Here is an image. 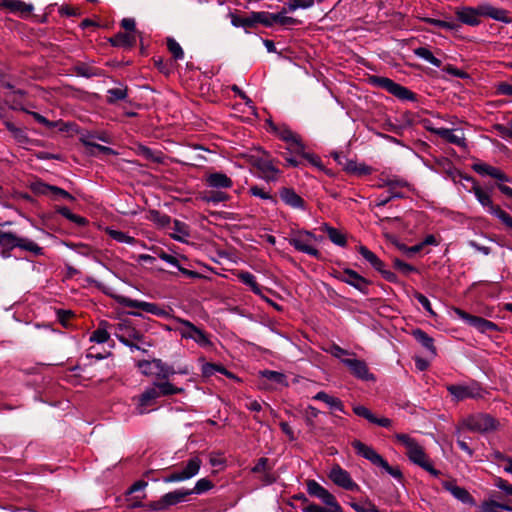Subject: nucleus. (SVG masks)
I'll return each mask as SVG.
<instances>
[{
  "instance_id": "603ef678",
  "label": "nucleus",
  "mask_w": 512,
  "mask_h": 512,
  "mask_svg": "<svg viewBox=\"0 0 512 512\" xmlns=\"http://www.w3.org/2000/svg\"><path fill=\"white\" fill-rule=\"evenodd\" d=\"M214 487V484L208 478H201L196 483L193 489H188L190 495H202L208 491H210Z\"/></svg>"
},
{
  "instance_id": "39448f33",
  "label": "nucleus",
  "mask_w": 512,
  "mask_h": 512,
  "mask_svg": "<svg viewBox=\"0 0 512 512\" xmlns=\"http://www.w3.org/2000/svg\"><path fill=\"white\" fill-rule=\"evenodd\" d=\"M174 321L181 325L177 330L182 338L193 340L202 348H208L213 345L207 333L195 326L191 321L180 317H174Z\"/></svg>"
},
{
  "instance_id": "4d7b16f0",
  "label": "nucleus",
  "mask_w": 512,
  "mask_h": 512,
  "mask_svg": "<svg viewBox=\"0 0 512 512\" xmlns=\"http://www.w3.org/2000/svg\"><path fill=\"white\" fill-rule=\"evenodd\" d=\"M167 48L175 60H182L184 58V51L174 38H167Z\"/></svg>"
},
{
  "instance_id": "338daca9",
  "label": "nucleus",
  "mask_w": 512,
  "mask_h": 512,
  "mask_svg": "<svg viewBox=\"0 0 512 512\" xmlns=\"http://www.w3.org/2000/svg\"><path fill=\"white\" fill-rule=\"evenodd\" d=\"M494 486L503 491L506 495L512 496V484L501 477L494 478Z\"/></svg>"
},
{
  "instance_id": "864d4df0",
  "label": "nucleus",
  "mask_w": 512,
  "mask_h": 512,
  "mask_svg": "<svg viewBox=\"0 0 512 512\" xmlns=\"http://www.w3.org/2000/svg\"><path fill=\"white\" fill-rule=\"evenodd\" d=\"M396 198H404V194L400 191H393L391 189H388L386 194H381L376 198L375 206L384 207L391 200Z\"/></svg>"
},
{
  "instance_id": "13d9d810",
  "label": "nucleus",
  "mask_w": 512,
  "mask_h": 512,
  "mask_svg": "<svg viewBox=\"0 0 512 512\" xmlns=\"http://www.w3.org/2000/svg\"><path fill=\"white\" fill-rule=\"evenodd\" d=\"M262 375L266 379H268L272 382H275L277 384L285 385V386L288 385L286 375L281 372L273 371V370H264L262 372Z\"/></svg>"
},
{
  "instance_id": "a18cd8bd",
  "label": "nucleus",
  "mask_w": 512,
  "mask_h": 512,
  "mask_svg": "<svg viewBox=\"0 0 512 512\" xmlns=\"http://www.w3.org/2000/svg\"><path fill=\"white\" fill-rule=\"evenodd\" d=\"M84 146L86 148V153L90 156H96L98 153L104 154V155H116L117 152L104 145L97 144L95 142H88L84 141Z\"/></svg>"
},
{
  "instance_id": "a19ab883",
  "label": "nucleus",
  "mask_w": 512,
  "mask_h": 512,
  "mask_svg": "<svg viewBox=\"0 0 512 512\" xmlns=\"http://www.w3.org/2000/svg\"><path fill=\"white\" fill-rule=\"evenodd\" d=\"M106 233L110 238H112L118 243H124L131 246H134L137 243L136 238L120 230H115L113 228L108 227L106 228Z\"/></svg>"
},
{
  "instance_id": "6ab92c4d",
  "label": "nucleus",
  "mask_w": 512,
  "mask_h": 512,
  "mask_svg": "<svg viewBox=\"0 0 512 512\" xmlns=\"http://www.w3.org/2000/svg\"><path fill=\"white\" fill-rule=\"evenodd\" d=\"M157 387H146L143 393L138 397L137 406L135 408L136 414L143 415L149 412L147 407L154 405L159 398Z\"/></svg>"
},
{
  "instance_id": "f03ea898",
  "label": "nucleus",
  "mask_w": 512,
  "mask_h": 512,
  "mask_svg": "<svg viewBox=\"0 0 512 512\" xmlns=\"http://www.w3.org/2000/svg\"><path fill=\"white\" fill-rule=\"evenodd\" d=\"M273 130L277 135L286 143H288V150L290 153L300 154L306 159L311 166L320 169V159L313 153L305 150L304 144L300 141L299 137L287 126H276L270 123Z\"/></svg>"
},
{
  "instance_id": "680f3d73",
  "label": "nucleus",
  "mask_w": 512,
  "mask_h": 512,
  "mask_svg": "<svg viewBox=\"0 0 512 512\" xmlns=\"http://www.w3.org/2000/svg\"><path fill=\"white\" fill-rule=\"evenodd\" d=\"M313 0H288L287 9L290 12H294L297 9H307L313 5Z\"/></svg>"
},
{
  "instance_id": "a211bd4d",
  "label": "nucleus",
  "mask_w": 512,
  "mask_h": 512,
  "mask_svg": "<svg viewBox=\"0 0 512 512\" xmlns=\"http://www.w3.org/2000/svg\"><path fill=\"white\" fill-rule=\"evenodd\" d=\"M465 180L471 182L473 184V192L476 197V199L479 201V203L487 208L488 212L494 216H497L496 209H501L498 205H494L491 199L490 194L483 190L478 183L475 181V179L471 176L465 177Z\"/></svg>"
},
{
  "instance_id": "6e6552de",
  "label": "nucleus",
  "mask_w": 512,
  "mask_h": 512,
  "mask_svg": "<svg viewBox=\"0 0 512 512\" xmlns=\"http://www.w3.org/2000/svg\"><path fill=\"white\" fill-rule=\"evenodd\" d=\"M462 425L471 432L483 434L495 431L497 429L498 422L489 414L479 413L465 418Z\"/></svg>"
},
{
  "instance_id": "bf43d9fd",
  "label": "nucleus",
  "mask_w": 512,
  "mask_h": 512,
  "mask_svg": "<svg viewBox=\"0 0 512 512\" xmlns=\"http://www.w3.org/2000/svg\"><path fill=\"white\" fill-rule=\"evenodd\" d=\"M322 350L330 353L332 356H334L335 358L339 359L340 361H341V359H348L346 356L354 355V353H352V352H350V351H348L346 349L341 348L337 344H331L327 348H322Z\"/></svg>"
},
{
  "instance_id": "4be33fe9",
  "label": "nucleus",
  "mask_w": 512,
  "mask_h": 512,
  "mask_svg": "<svg viewBox=\"0 0 512 512\" xmlns=\"http://www.w3.org/2000/svg\"><path fill=\"white\" fill-rule=\"evenodd\" d=\"M472 169L481 176H490L500 182L510 181L509 177L500 169L483 162L474 163Z\"/></svg>"
},
{
  "instance_id": "a878e982",
  "label": "nucleus",
  "mask_w": 512,
  "mask_h": 512,
  "mask_svg": "<svg viewBox=\"0 0 512 512\" xmlns=\"http://www.w3.org/2000/svg\"><path fill=\"white\" fill-rule=\"evenodd\" d=\"M237 279L248 287L255 295L263 297V289L258 284L254 274L249 271L240 270L235 273Z\"/></svg>"
},
{
  "instance_id": "37998d69",
  "label": "nucleus",
  "mask_w": 512,
  "mask_h": 512,
  "mask_svg": "<svg viewBox=\"0 0 512 512\" xmlns=\"http://www.w3.org/2000/svg\"><path fill=\"white\" fill-rule=\"evenodd\" d=\"M153 386L157 387V389H158L157 393H158L159 397L176 395V394H180L184 391L183 388L176 387L168 380L161 381V382H154Z\"/></svg>"
},
{
  "instance_id": "473e14b6",
  "label": "nucleus",
  "mask_w": 512,
  "mask_h": 512,
  "mask_svg": "<svg viewBox=\"0 0 512 512\" xmlns=\"http://www.w3.org/2000/svg\"><path fill=\"white\" fill-rule=\"evenodd\" d=\"M412 335L416 341L430 353L431 356H436L437 351L432 337H430L425 331L419 328L413 330Z\"/></svg>"
},
{
  "instance_id": "9d476101",
  "label": "nucleus",
  "mask_w": 512,
  "mask_h": 512,
  "mask_svg": "<svg viewBox=\"0 0 512 512\" xmlns=\"http://www.w3.org/2000/svg\"><path fill=\"white\" fill-rule=\"evenodd\" d=\"M290 245L308 255L318 256L317 237L309 231H298L289 239Z\"/></svg>"
},
{
  "instance_id": "09e8293b",
  "label": "nucleus",
  "mask_w": 512,
  "mask_h": 512,
  "mask_svg": "<svg viewBox=\"0 0 512 512\" xmlns=\"http://www.w3.org/2000/svg\"><path fill=\"white\" fill-rule=\"evenodd\" d=\"M128 89L126 86L110 88L107 90V103L115 104L117 101L126 100Z\"/></svg>"
},
{
  "instance_id": "4468645a",
  "label": "nucleus",
  "mask_w": 512,
  "mask_h": 512,
  "mask_svg": "<svg viewBox=\"0 0 512 512\" xmlns=\"http://www.w3.org/2000/svg\"><path fill=\"white\" fill-rule=\"evenodd\" d=\"M441 485L444 490L449 492L456 500L462 504L468 506L476 505V501L470 492L466 488L458 486L455 479L442 480Z\"/></svg>"
},
{
  "instance_id": "7c9ffc66",
  "label": "nucleus",
  "mask_w": 512,
  "mask_h": 512,
  "mask_svg": "<svg viewBox=\"0 0 512 512\" xmlns=\"http://www.w3.org/2000/svg\"><path fill=\"white\" fill-rule=\"evenodd\" d=\"M344 171L350 175L365 176L372 173V168L365 163H358L356 160L345 159Z\"/></svg>"
},
{
  "instance_id": "58836bf2",
  "label": "nucleus",
  "mask_w": 512,
  "mask_h": 512,
  "mask_svg": "<svg viewBox=\"0 0 512 512\" xmlns=\"http://www.w3.org/2000/svg\"><path fill=\"white\" fill-rule=\"evenodd\" d=\"M357 251L376 271L380 270V268L384 266V263L380 258L366 246H358Z\"/></svg>"
},
{
  "instance_id": "c85d7f7f",
  "label": "nucleus",
  "mask_w": 512,
  "mask_h": 512,
  "mask_svg": "<svg viewBox=\"0 0 512 512\" xmlns=\"http://www.w3.org/2000/svg\"><path fill=\"white\" fill-rule=\"evenodd\" d=\"M281 200L294 209H304V200L291 188H282L279 192Z\"/></svg>"
},
{
  "instance_id": "2eb2a0df",
  "label": "nucleus",
  "mask_w": 512,
  "mask_h": 512,
  "mask_svg": "<svg viewBox=\"0 0 512 512\" xmlns=\"http://www.w3.org/2000/svg\"><path fill=\"white\" fill-rule=\"evenodd\" d=\"M32 190L34 193L39 195L51 196L52 199L57 200L60 198L74 201L75 198L66 190L50 185L44 182H36L32 185Z\"/></svg>"
},
{
  "instance_id": "c756f323",
  "label": "nucleus",
  "mask_w": 512,
  "mask_h": 512,
  "mask_svg": "<svg viewBox=\"0 0 512 512\" xmlns=\"http://www.w3.org/2000/svg\"><path fill=\"white\" fill-rule=\"evenodd\" d=\"M109 42L114 47L131 49L136 44V35L131 33L118 32L109 39Z\"/></svg>"
},
{
  "instance_id": "412c9836",
  "label": "nucleus",
  "mask_w": 512,
  "mask_h": 512,
  "mask_svg": "<svg viewBox=\"0 0 512 512\" xmlns=\"http://www.w3.org/2000/svg\"><path fill=\"white\" fill-rule=\"evenodd\" d=\"M206 186L212 189H230L233 187V181L225 173L217 171L209 173L205 178Z\"/></svg>"
},
{
  "instance_id": "f3484780",
  "label": "nucleus",
  "mask_w": 512,
  "mask_h": 512,
  "mask_svg": "<svg viewBox=\"0 0 512 512\" xmlns=\"http://www.w3.org/2000/svg\"><path fill=\"white\" fill-rule=\"evenodd\" d=\"M341 280L367 295L371 282L352 269H344Z\"/></svg>"
},
{
  "instance_id": "cd10ccee",
  "label": "nucleus",
  "mask_w": 512,
  "mask_h": 512,
  "mask_svg": "<svg viewBox=\"0 0 512 512\" xmlns=\"http://www.w3.org/2000/svg\"><path fill=\"white\" fill-rule=\"evenodd\" d=\"M432 132L451 144L457 145L459 147L466 146V139L463 133L458 134L455 132V130L449 128H437L433 129Z\"/></svg>"
},
{
  "instance_id": "3c124183",
  "label": "nucleus",
  "mask_w": 512,
  "mask_h": 512,
  "mask_svg": "<svg viewBox=\"0 0 512 512\" xmlns=\"http://www.w3.org/2000/svg\"><path fill=\"white\" fill-rule=\"evenodd\" d=\"M231 17V24L232 26L236 28H250L255 25L254 18H253V12L250 13L248 17H240L233 13L230 14Z\"/></svg>"
},
{
  "instance_id": "2f4dec72",
  "label": "nucleus",
  "mask_w": 512,
  "mask_h": 512,
  "mask_svg": "<svg viewBox=\"0 0 512 512\" xmlns=\"http://www.w3.org/2000/svg\"><path fill=\"white\" fill-rule=\"evenodd\" d=\"M480 14L506 24L512 22V19L508 16V11L502 8L487 5L481 8Z\"/></svg>"
},
{
  "instance_id": "de8ad7c7",
  "label": "nucleus",
  "mask_w": 512,
  "mask_h": 512,
  "mask_svg": "<svg viewBox=\"0 0 512 512\" xmlns=\"http://www.w3.org/2000/svg\"><path fill=\"white\" fill-rule=\"evenodd\" d=\"M253 18L255 24H262L265 27H272L276 25V13H270L267 11L253 12Z\"/></svg>"
},
{
  "instance_id": "dca6fc26",
  "label": "nucleus",
  "mask_w": 512,
  "mask_h": 512,
  "mask_svg": "<svg viewBox=\"0 0 512 512\" xmlns=\"http://www.w3.org/2000/svg\"><path fill=\"white\" fill-rule=\"evenodd\" d=\"M341 363L348 367L350 373L356 378L364 381L374 380V376L369 372L365 361L356 358H350L341 359Z\"/></svg>"
},
{
  "instance_id": "5fc2aeb1",
  "label": "nucleus",
  "mask_w": 512,
  "mask_h": 512,
  "mask_svg": "<svg viewBox=\"0 0 512 512\" xmlns=\"http://www.w3.org/2000/svg\"><path fill=\"white\" fill-rule=\"evenodd\" d=\"M289 12L287 9V5L283 7L282 11L276 13V25L289 27L295 26L299 22L297 19L287 16L286 13Z\"/></svg>"
},
{
  "instance_id": "ddd939ff",
  "label": "nucleus",
  "mask_w": 512,
  "mask_h": 512,
  "mask_svg": "<svg viewBox=\"0 0 512 512\" xmlns=\"http://www.w3.org/2000/svg\"><path fill=\"white\" fill-rule=\"evenodd\" d=\"M329 479L337 486L348 491H359V485L355 483L350 474L340 465L335 464L328 474Z\"/></svg>"
},
{
  "instance_id": "ea45409f",
  "label": "nucleus",
  "mask_w": 512,
  "mask_h": 512,
  "mask_svg": "<svg viewBox=\"0 0 512 512\" xmlns=\"http://www.w3.org/2000/svg\"><path fill=\"white\" fill-rule=\"evenodd\" d=\"M73 73H75L77 76L84 77V78H92L96 76H100L101 72L99 69L90 66L86 63L79 62L72 68Z\"/></svg>"
},
{
  "instance_id": "0eeeda50",
  "label": "nucleus",
  "mask_w": 512,
  "mask_h": 512,
  "mask_svg": "<svg viewBox=\"0 0 512 512\" xmlns=\"http://www.w3.org/2000/svg\"><path fill=\"white\" fill-rule=\"evenodd\" d=\"M190 496V492L186 488L176 489L174 491L168 492L162 495L158 500L149 502L146 505V508L150 511H165L169 509L171 506H175L179 503L186 502L188 497Z\"/></svg>"
},
{
  "instance_id": "393cba45",
  "label": "nucleus",
  "mask_w": 512,
  "mask_h": 512,
  "mask_svg": "<svg viewBox=\"0 0 512 512\" xmlns=\"http://www.w3.org/2000/svg\"><path fill=\"white\" fill-rule=\"evenodd\" d=\"M353 412L359 416V417H362L364 419H366L367 421H369L370 423L372 424H376V425H379L381 427H385V428H388L391 426L392 424V421L391 419L389 418H386V417H381V418H378L376 417L367 407L365 406H362V405H357V406H354L353 407Z\"/></svg>"
},
{
  "instance_id": "8fccbe9b",
  "label": "nucleus",
  "mask_w": 512,
  "mask_h": 512,
  "mask_svg": "<svg viewBox=\"0 0 512 512\" xmlns=\"http://www.w3.org/2000/svg\"><path fill=\"white\" fill-rule=\"evenodd\" d=\"M414 54L419 58L429 62L434 67L440 68L442 61L436 58L433 53L426 47H418L414 49Z\"/></svg>"
},
{
  "instance_id": "6e6d98bb",
  "label": "nucleus",
  "mask_w": 512,
  "mask_h": 512,
  "mask_svg": "<svg viewBox=\"0 0 512 512\" xmlns=\"http://www.w3.org/2000/svg\"><path fill=\"white\" fill-rule=\"evenodd\" d=\"M105 323H101L100 326L91 334L90 341L98 344H103L108 341L110 334L106 328L103 327Z\"/></svg>"
},
{
  "instance_id": "e2e57ef3",
  "label": "nucleus",
  "mask_w": 512,
  "mask_h": 512,
  "mask_svg": "<svg viewBox=\"0 0 512 512\" xmlns=\"http://www.w3.org/2000/svg\"><path fill=\"white\" fill-rule=\"evenodd\" d=\"M137 367L140 372L145 376H153L154 375V359L149 360H141L137 362Z\"/></svg>"
},
{
  "instance_id": "69168bd1",
  "label": "nucleus",
  "mask_w": 512,
  "mask_h": 512,
  "mask_svg": "<svg viewBox=\"0 0 512 512\" xmlns=\"http://www.w3.org/2000/svg\"><path fill=\"white\" fill-rule=\"evenodd\" d=\"M393 265H394L395 269L399 270L404 275H409L410 273L417 271L414 266H412L398 258H395L393 260Z\"/></svg>"
},
{
  "instance_id": "4c0bfd02",
  "label": "nucleus",
  "mask_w": 512,
  "mask_h": 512,
  "mask_svg": "<svg viewBox=\"0 0 512 512\" xmlns=\"http://www.w3.org/2000/svg\"><path fill=\"white\" fill-rule=\"evenodd\" d=\"M171 229H172V233L170 234V236L175 241H178L181 243L186 242V238H188L190 235L188 226L184 222L176 220V219L173 221V226Z\"/></svg>"
},
{
  "instance_id": "0e129e2a",
  "label": "nucleus",
  "mask_w": 512,
  "mask_h": 512,
  "mask_svg": "<svg viewBox=\"0 0 512 512\" xmlns=\"http://www.w3.org/2000/svg\"><path fill=\"white\" fill-rule=\"evenodd\" d=\"M499 506L500 502L495 500H486L479 505L477 512H501Z\"/></svg>"
},
{
  "instance_id": "7ed1b4c3",
  "label": "nucleus",
  "mask_w": 512,
  "mask_h": 512,
  "mask_svg": "<svg viewBox=\"0 0 512 512\" xmlns=\"http://www.w3.org/2000/svg\"><path fill=\"white\" fill-rule=\"evenodd\" d=\"M352 446L356 450L357 454L369 460L373 465L381 467L393 478L397 480H401L403 478L401 470L398 467L390 466L389 463L380 454H378L374 448L358 440H355L352 443Z\"/></svg>"
},
{
  "instance_id": "052dcab7",
  "label": "nucleus",
  "mask_w": 512,
  "mask_h": 512,
  "mask_svg": "<svg viewBox=\"0 0 512 512\" xmlns=\"http://www.w3.org/2000/svg\"><path fill=\"white\" fill-rule=\"evenodd\" d=\"M420 20L427 24H431V25L437 26L439 28L447 29V30H455L458 28V25L456 23L439 20V19H434V18H430V17H421Z\"/></svg>"
},
{
  "instance_id": "5701e85b",
  "label": "nucleus",
  "mask_w": 512,
  "mask_h": 512,
  "mask_svg": "<svg viewBox=\"0 0 512 512\" xmlns=\"http://www.w3.org/2000/svg\"><path fill=\"white\" fill-rule=\"evenodd\" d=\"M117 302L124 307L128 308H137L146 313L155 315L157 311L158 305L151 302H146L142 300L132 299L126 296H119L116 298Z\"/></svg>"
},
{
  "instance_id": "f257e3e1",
  "label": "nucleus",
  "mask_w": 512,
  "mask_h": 512,
  "mask_svg": "<svg viewBox=\"0 0 512 512\" xmlns=\"http://www.w3.org/2000/svg\"><path fill=\"white\" fill-rule=\"evenodd\" d=\"M395 438L405 446L406 455L409 460L429 472L431 475L437 477L440 472L436 470L432 463L429 461L426 453L422 446L408 434L398 433Z\"/></svg>"
},
{
  "instance_id": "79ce46f5",
  "label": "nucleus",
  "mask_w": 512,
  "mask_h": 512,
  "mask_svg": "<svg viewBox=\"0 0 512 512\" xmlns=\"http://www.w3.org/2000/svg\"><path fill=\"white\" fill-rule=\"evenodd\" d=\"M6 129L12 134L13 138L20 145H28L31 140L26 131L20 127H17L11 122L5 123Z\"/></svg>"
},
{
  "instance_id": "49530a36",
  "label": "nucleus",
  "mask_w": 512,
  "mask_h": 512,
  "mask_svg": "<svg viewBox=\"0 0 512 512\" xmlns=\"http://www.w3.org/2000/svg\"><path fill=\"white\" fill-rule=\"evenodd\" d=\"M322 402H324L329 409L331 410V413L335 416H337V413H346L344 409L343 402L334 396H330L324 392H322Z\"/></svg>"
},
{
  "instance_id": "f8f14e48",
  "label": "nucleus",
  "mask_w": 512,
  "mask_h": 512,
  "mask_svg": "<svg viewBox=\"0 0 512 512\" xmlns=\"http://www.w3.org/2000/svg\"><path fill=\"white\" fill-rule=\"evenodd\" d=\"M454 313L462 319L465 323L474 327L481 333L489 331H498V326L492 321L486 320L482 317L471 315L460 308H454Z\"/></svg>"
},
{
  "instance_id": "e433bc0d",
  "label": "nucleus",
  "mask_w": 512,
  "mask_h": 512,
  "mask_svg": "<svg viewBox=\"0 0 512 512\" xmlns=\"http://www.w3.org/2000/svg\"><path fill=\"white\" fill-rule=\"evenodd\" d=\"M137 154L139 156H142L146 160H149L157 164H161L164 162V155L161 151L153 150L145 145H139L137 147Z\"/></svg>"
},
{
  "instance_id": "c9c22d12",
  "label": "nucleus",
  "mask_w": 512,
  "mask_h": 512,
  "mask_svg": "<svg viewBox=\"0 0 512 512\" xmlns=\"http://www.w3.org/2000/svg\"><path fill=\"white\" fill-rule=\"evenodd\" d=\"M322 512H344L334 495L322 488Z\"/></svg>"
},
{
  "instance_id": "423d86ee",
  "label": "nucleus",
  "mask_w": 512,
  "mask_h": 512,
  "mask_svg": "<svg viewBox=\"0 0 512 512\" xmlns=\"http://www.w3.org/2000/svg\"><path fill=\"white\" fill-rule=\"evenodd\" d=\"M370 84L382 88L400 100L415 101L416 95L408 88L394 82L392 79L382 76L369 77Z\"/></svg>"
},
{
  "instance_id": "72a5a7b5",
  "label": "nucleus",
  "mask_w": 512,
  "mask_h": 512,
  "mask_svg": "<svg viewBox=\"0 0 512 512\" xmlns=\"http://www.w3.org/2000/svg\"><path fill=\"white\" fill-rule=\"evenodd\" d=\"M479 14H480V12H478L476 9L471 8V7H465L456 12L458 20L461 21L462 23L470 25V26L479 25V23H480Z\"/></svg>"
},
{
  "instance_id": "20e7f679",
  "label": "nucleus",
  "mask_w": 512,
  "mask_h": 512,
  "mask_svg": "<svg viewBox=\"0 0 512 512\" xmlns=\"http://www.w3.org/2000/svg\"><path fill=\"white\" fill-rule=\"evenodd\" d=\"M0 247L5 248H19L28 252L33 253L35 256L43 255V248L40 247L36 242L27 238L21 237L13 232H6L0 229Z\"/></svg>"
},
{
  "instance_id": "bb28decb",
  "label": "nucleus",
  "mask_w": 512,
  "mask_h": 512,
  "mask_svg": "<svg viewBox=\"0 0 512 512\" xmlns=\"http://www.w3.org/2000/svg\"><path fill=\"white\" fill-rule=\"evenodd\" d=\"M322 233L326 234V237L334 245L339 247H345L347 245V236L343 230L330 226L327 223H322Z\"/></svg>"
},
{
  "instance_id": "1a4fd4ad",
  "label": "nucleus",
  "mask_w": 512,
  "mask_h": 512,
  "mask_svg": "<svg viewBox=\"0 0 512 512\" xmlns=\"http://www.w3.org/2000/svg\"><path fill=\"white\" fill-rule=\"evenodd\" d=\"M201 465L202 461L198 456L192 457L182 469L169 473L162 478V481L164 483H177L189 480L199 473Z\"/></svg>"
},
{
  "instance_id": "f704fd0d",
  "label": "nucleus",
  "mask_w": 512,
  "mask_h": 512,
  "mask_svg": "<svg viewBox=\"0 0 512 512\" xmlns=\"http://www.w3.org/2000/svg\"><path fill=\"white\" fill-rule=\"evenodd\" d=\"M154 375L159 379L168 380L176 374V370L172 365L163 362L161 359L154 358Z\"/></svg>"
},
{
  "instance_id": "9b49d317",
  "label": "nucleus",
  "mask_w": 512,
  "mask_h": 512,
  "mask_svg": "<svg viewBox=\"0 0 512 512\" xmlns=\"http://www.w3.org/2000/svg\"><path fill=\"white\" fill-rule=\"evenodd\" d=\"M447 391L453 396L455 401H463L465 399H479L483 397L484 390L476 383L451 384L447 386Z\"/></svg>"
},
{
  "instance_id": "774afa93",
  "label": "nucleus",
  "mask_w": 512,
  "mask_h": 512,
  "mask_svg": "<svg viewBox=\"0 0 512 512\" xmlns=\"http://www.w3.org/2000/svg\"><path fill=\"white\" fill-rule=\"evenodd\" d=\"M497 218L512 231V216L502 209H496Z\"/></svg>"
},
{
  "instance_id": "c03bdc74",
  "label": "nucleus",
  "mask_w": 512,
  "mask_h": 512,
  "mask_svg": "<svg viewBox=\"0 0 512 512\" xmlns=\"http://www.w3.org/2000/svg\"><path fill=\"white\" fill-rule=\"evenodd\" d=\"M202 201L208 204L218 205L229 199V195L221 190L205 191L201 197Z\"/></svg>"
},
{
  "instance_id": "aec40b11",
  "label": "nucleus",
  "mask_w": 512,
  "mask_h": 512,
  "mask_svg": "<svg viewBox=\"0 0 512 512\" xmlns=\"http://www.w3.org/2000/svg\"><path fill=\"white\" fill-rule=\"evenodd\" d=\"M0 8H5L21 18H27L34 11L33 4L22 0H0Z\"/></svg>"
},
{
  "instance_id": "b1692460",
  "label": "nucleus",
  "mask_w": 512,
  "mask_h": 512,
  "mask_svg": "<svg viewBox=\"0 0 512 512\" xmlns=\"http://www.w3.org/2000/svg\"><path fill=\"white\" fill-rule=\"evenodd\" d=\"M254 167L261 173L260 177L266 181H275L280 172L273 163L265 158H258L254 161Z\"/></svg>"
}]
</instances>
